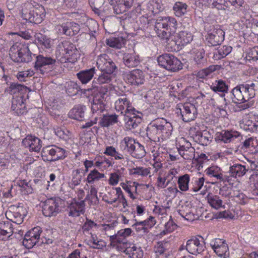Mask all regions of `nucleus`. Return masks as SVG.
Instances as JSON below:
<instances>
[{
	"label": "nucleus",
	"mask_w": 258,
	"mask_h": 258,
	"mask_svg": "<svg viewBox=\"0 0 258 258\" xmlns=\"http://www.w3.org/2000/svg\"><path fill=\"white\" fill-rule=\"evenodd\" d=\"M172 128V124L165 119L157 120L148 125L146 135L151 142H161L169 138Z\"/></svg>",
	"instance_id": "f257e3e1"
},
{
	"label": "nucleus",
	"mask_w": 258,
	"mask_h": 258,
	"mask_svg": "<svg viewBox=\"0 0 258 258\" xmlns=\"http://www.w3.org/2000/svg\"><path fill=\"white\" fill-rule=\"evenodd\" d=\"M255 84H241L234 88L232 91V101L235 103H244L255 96Z\"/></svg>",
	"instance_id": "f03ea898"
},
{
	"label": "nucleus",
	"mask_w": 258,
	"mask_h": 258,
	"mask_svg": "<svg viewBox=\"0 0 258 258\" xmlns=\"http://www.w3.org/2000/svg\"><path fill=\"white\" fill-rule=\"evenodd\" d=\"M9 55L11 59L16 62H29L32 59V53L28 47L19 42L11 47Z\"/></svg>",
	"instance_id": "7ed1b4c3"
},
{
	"label": "nucleus",
	"mask_w": 258,
	"mask_h": 258,
	"mask_svg": "<svg viewBox=\"0 0 258 258\" xmlns=\"http://www.w3.org/2000/svg\"><path fill=\"white\" fill-rule=\"evenodd\" d=\"M24 8L22 10V17L24 20L29 23H33L35 24L40 23L43 16L44 12V7L42 6H39V13L35 12V9L32 4L29 2L28 1L25 2Z\"/></svg>",
	"instance_id": "20e7f679"
},
{
	"label": "nucleus",
	"mask_w": 258,
	"mask_h": 258,
	"mask_svg": "<svg viewBox=\"0 0 258 258\" xmlns=\"http://www.w3.org/2000/svg\"><path fill=\"white\" fill-rule=\"evenodd\" d=\"M158 64L166 70L176 72L182 69L183 64L176 56L170 53H164L157 58Z\"/></svg>",
	"instance_id": "39448f33"
},
{
	"label": "nucleus",
	"mask_w": 258,
	"mask_h": 258,
	"mask_svg": "<svg viewBox=\"0 0 258 258\" xmlns=\"http://www.w3.org/2000/svg\"><path fill=\"white\" fill-rule=\"evenodd\" d=\"M66 151L55 145L49 146L43 148L41 154L43 159L48 161H55L64 159Z\"/></svg>",
	"instance_id": "423d86ee"
},
{
	"label": "nucleus",
	"mask_w": 258,
	"mask_h": 258,
	"mask_svg": "<svg viewBox=\"0 0 258 258\" xmlns=\"http://www.w3.org/2000/svg\"><path fill=\"white\" fill-rule=\"evenodd\" d=\"M62 201L60 198H50L45 201L42 206V212L46 217L55 216L61 211Z\"/></svg>",
	"instance_id": "0eeeda50"
},
{
	"label": "nucleus",
	"mask_w": 258,
	"mask_h": 258,
	"mask_svg": "<svg viewBox=\"0 0 258 258\" xmlns=\"http://www.w3.org/2000/svg\"><path fill=\"white\" fill-rule=\"evenodd\" d=\"M61 47L64 52V56L61 57L60 61L61 63L75 62L77 60L78 50L76 46L71 42L64 41L61 43Z\"/></svg>",
	"instance_id": "6e6552de"
},
{
	"label": "nucleus",
	"mask_w": 258,
	"mask_h": 258,
	"mask_svg": "<svg viewBox=\"0 0 258 258\" xmlns=\"http://www.w3.org/2000/svg\"><path fill=\"white\" fill-rule=\"evenodd\" d=\"M213 29L205 36L207 44L209 46L220 45L224 40L225 32L218 26H213Z\"/></svg>",
	"instance_id": "1a4fd4ad"
},
{
	"label": "nucleus",
	"mask_w": 258,
	"mask_h": 258,
	"mask_svg": "<svg viewBox=\"0 0 258 258\" xmlns=\"http://www.w3.org/2000/svg\"><path fill=\"white\" fill-rule=\"evenodd\" d=\"M97 66L101 72L112 75L117 69L114 62L106 54L99 55L96 61Z\"/></svg>",
	"instance_id": "9d476101"
},
{
	"label": "nucleus",
	"mask_w": 258,
	"mask_h": 258,
	"mask_svg": "<svg viewBox=\"0 0 258 258\" xmlns=\"http://www.w3.org/2000/svg\"><path fill=\"white\" fill-rule=\"evenodd\" d=\"M176 113L177 114L180 113L184 122H188L196 118L197 109L193 104L190 103L180 104L176 107Z\"/></svg>",
	"instance_id": "9b49d317"
},
{
	"label": "nucleus",
	"mask_w": 258,
	"mask_h": 258,
	"mask_svg": "<svg viewBox=\"0 0 258 258\" xmlns=\"http://www.w3.org/2000/svg\"><path fill=\"white\" fill-rule=\"evenodd\" d=\"M34 68L38 73L43 75L47 72L45 67H48L49 69H52L56 63V60L51 57H45L42 55H38L36 56Z\"/></svg>",
	"instance_id": "f8f14e48"
},
{
	"label": "nucleus",
	"mask_w": 258,
	"mask_h": 258,
	"mask_svg": "<svg viewBox=\"0 0 258 258\" xmlns=\"http://www.w3.org/2000/svg\"><path fill=\"white\" fill-rule=\"evenodd\" d=\"M57 32L59 34H63L68 36H73L77 34L80 30V25L73 21L63 23L56 26Z\"/></svg>",
	"instance_id": "ddd939ff"
},
{
	"label": "nucleus",
	"mask_w": 258,
	"mask_h": 258,
	"mask_svg": "<svg viewBox=\"0 0 258 258\" xmlns=\"http://www.w3.org/2000/svg\"><path fill=\"white\" fill-rule=\"evenodd\" d=\"M27 211L23 207L13 208L12 210L7 211L6 216L8 219L17 224H20L26 216Z\"/></svg>",
	"instance_id": "4468645a"
},
{
	"label": "nucleus",
	"mask_w": 258,
	"mask_h": 258,
	"mask_svg": "<svg viewBox=\"0 0 258 258\" xmlns=\"http://www.w3.org/2000/svg\"><path fill=\"white\" fill-rule=\"evenodd\" d=\"M201 240L197 237H193L186 242V249L188 252L192 254H197L202 252L205 248V242L202 237Z\"/></svg>",
	"instance_id": "2eb2a0df"
},
{
	"label": "nucleus",
	"mask_w": 258,
	"mask_h": 258,
	"mask_svg": "<svg viewBox=\"0 0 258 258\" xmlns=\"http://www.w3.org/2000/svg\"><path fill=\"white\" fill-rule=\"evenodd\" d=\"M124 79L132 85L143 84L145 80L144 73L140 70H134L126 73L124 75Z\"/></svg>",
	"instance_id": "dca6fc26"
},
{
	"label": "nucleus",
	"mask_w": 258,
	"mask_h": 258,
	"mask_svg": "<svg viewBox=\"0 0 258 258\" xmlns=\"http://www.w3.org/2000/svg\"><path fill=\"white\" fill-rule=\"evenodd\" d=\"M136 112L139 113L135 110V111H132V113L124 114L125 126L127 130H131L136 128L141 123L142 118L137 115Z\"/></svg>",
	"instance_id": "f3484780"
},
{
	"label": "nucleus",
	"mask_w": 258,
	"mask_h": 258,
	"mask_svg": "<svg viewBox=\"0 0 258 258\" xmlns=\"http://www.w3.org/2000/svg\"><path fill=\"white\" fill-rule=\"evenodd\" d=\"M115 107L117 111H121V114H127L135 111V109L131 106L130 100L125 95H122L115 103Z\"/></svg>",
	"instance_id": "a211bd4d"
},
{
	"label": "nucleus",
	"mask_w": 258,
	"mask_h": 258,
	"mask_svg": "<svg viewBox=\"0 0 258 258\" xmlns=\"http://www.w3.org/2000/svg\"><path fill=\"white\" fill-rule=\"evenodd\" d=\"M167 17H159L156 20L155 29L159 37L162 39L167 38V34L170 33L168 31Z\"/></svg>",
	"instance_id": "6ab92c4d"
},
{
	"label": "nucleus",
	"mask_w": 258,
	"mask_h": 258,
	"mask_svg": "<svg viewBox=\"0 0 258 258\" xmlns=\"http://www.w3.org/2000/svg\"><path fill=\"white\" fill-rule=\"evenodd\" d=\"M111 6L113 7V10L115 14H120L126 12L133 6L134 0H111Z\"/></svg>",
	"instance_id": "aec40b11"
},
{
	"label": "nucleus",
	"mask_w": 258,
	"mask_h": 258,
	"mask_svg": "<svg viewBox=\"0 0 258 258\" xmlns=\"http://www.w3.org/2000/svg\"><path fill=\"white\" fill-rule=\"evenodd\" d=\"M240 134L235 131H222L220 133L216 134L215 140L217 141H220L224 143H228L234 140L240 136Z\"/></svg>",
	"instance_id": "412c9836"
},
{
	"label": "nucleus",
	"mask_w": 258,
	"mask_h": 258,
	"mask_svg": "<svg viewBox=\"0 0 258 258\" xmlns=\"http://www.w3.org/2000/svg\"><path fill=\"white\" fill-rule=\"evenodd\" d=\"M85 200L72 203L67 209L69 216L76 217L79 216L81 214H83L85 212Z\"/></svg>",
	"instance_id": "4be33fe9"
},
{
	"label": "nucleus",
	"mask_w": 258,
	"mask_h": 258,
	"mask_svg": "<svg viewBox=\"0 0 258 258\" xmlns=\"http://www.w3.org/2000/svg\"><path fill=\"white\" fill-rule=\"evenodd\" d=\"M118 250L124 252L132 258H142L143 251L140 247H137L135 244H131L128 246L121 247L118 246Z\"/></svg>",
	"instance_id": "5701e85b"
},
{
	"label": "nucleus",
	"mask_w": 258,
	"mask_h": 258,
	"mask_svg": "<svg viewBox=\"0 0 258 258\" xmlns=\"http://www.w3.org/2000/svg\"><path fill=\"white\" fill-rule=\"evenodd\" d=\"M22 144L26 147H29V150L38 152L42 147V141L38 138L32 136H27L22 141Z\"/></svg>",
	"instance_id": "b1692460"
},
{
	"label": "nucleus",
	"mask_w": 258,
	"mask_h": 258,
	"mask_svg": "<svg viewBox=\"0 0 258 258\" xmlns=\"http://www.w3.org/2000/svg\"><path fill=\"white\" fill-rule=\"evenodd\" d=\"M86 107L81 104H77L69 112V117L79 121H82L84 119L85 112Z\"/></svg>",
	"instance_id": "393cba45"
},
{
	"label": "nucleus",
	"mask_w": 258,
	"mask_h": 258,
	"mask_svg": "<svg viewBox=\"0 0 258 258\" xmlns=\"http://www.w3.org/2000/svg\"><path fill=\"white\" fill-rule=\"evenodd\" d=\"M194 64L199 68H202L207 63V59L205 57V51L203 48L195 49L194 51Z\"/></svg>",
	"instance_id": "a878e982"
},
{
	"label": "nucleus",
	"mask_w": 258,
	"mask_h": 258,
	"mask_svg": "<svg viewBox=\"0 0 258 258\" xmlns=\"http://www.w3.org/2000/svg\"><path fill=\"white\" fill-rule=\"evenodd\" d=\"M96 71L95 67H93L89 69L81 71L77 74V76L82 84H86L93 79Z\"/></svg>",
	"instance_id": "bb28decb"
},
{
	"label": "nucleus",
	"mask_w": 258,
	"mask_h": 258,
	"mask_svg": "<svg viewBox=\"0 0 258 258\" xmlns=\"http://www.w3.org/2000/svg\"><path fill=\"white\" fill-rule=\"evenodd\" d=\"M25 104L22 97H13L12 101V109L19 115L26 112Z\"/></svg>",
	"instance_id": "cd10ccee"
},
{
	"label": "nucleus",
	"mask_w": 258,
	"mask_h": 258,
	"mask_svg": "<svg viewBox=\"0 0 258 258\" xmlns=\"http://www.w3.org/2000/svg\"><path fill=\"white\" fill-rule=\"evenodd\" d=\"M124 65L128 68H134L140 63V59L135 53H125L122 58Z\"/></svg>",
	"instance_id": "c85d7f7f"
},
{
	"label": "nucleus",
	"mask_w": 258,
	"mask_h": 258,
	"mask_svg": "<svg viewBox=\"0 0 258 258\" xmlns=\"http://www.w3.org/2000/svg\"><path fill=\"white\" fill-rule=\"evenodd\" d=\"M212 137L210 133L207 131L197 132L194 137L195 141L203 146H207L210 144Z\"/></svg>",
	"instance_id": "c756f323"
},
{
	"label": "nucleus",
	"mask_w": 258,
	"mask_h": 258,
	"mask_svg": "<svg viewBox=\"0 0 258 258\" xmlns=\"http://www.w3.org/2000/svg\"><path fill=\"white\" fill-rule=\"evenodd\" d=\"M108 91L107 86H102V85H92V87L87 90H84V93L86 91L91 92L93 96H98V98L103 100Z\"/></svg>",
	"instance_id": "7c9ffc66"
},
{
	"label": "nucleus",
	"mask_w": 258,
	"mask_h": 258,
	"mask_svg": "<svg viewBox=\"0 0 258 258\" xmlns=\"http://www.w3.org/2000/svg\"><path fill=\"white\" fill-rule=\"evenodd\" d=\"M249 168H246L245 165L239 164H234L231 166L229 172L233 177H241L243 176L248 171Z\"/></svg>",
	"instance_id": "2f4dec72"
},
{
	"label": "nucleus",
	"mask_w": 258,
	"mask_h": 258,
	"mask_svg": "<svg viewBox=\"0 0 258 258\" xmlns=\"http://www.w3.org/2000/svg\"><path fill=\"white\" fill-rule=\"evenodd\" d=\"M163 40H166L167 47L171 51H178L181 48L182 46L176 36L167 34V38Z\"/></svg>",
	"instance_id": "473e14b6"
},
{
	"label": "nucleus",
	"mask_w": 258,
	"mask_h": 258,
	"mask_svg": "<svg viewBox=\"0 0 258 258\" xmlns=\"http://www.w3.org/2000/svg\"><path fill=\"white\" fill-rule=\"evenodd\" d=\"M113 79V75L101 72V73L94 78L92 85H102L103 84H109Z\"/></svg>",
	"instance_id": "72a5a7b5"
},
{
	"label": "nucleus",
	"mask_w": 258,
	"mask_h": 258,
	"mask_svg": "<svg viewBox=\"0 0 258 258\" xmlns=\"http://www.w3.org/2000/svg\"><path fill=\"white\" fill-rule=\"evenodd\" d=\"M170 248V244L166 240L159 241L154 246V251L157 255H167V252Z\"/></svg>",
	"instance_id": "f704fd0d"
},
{
	"label": "nucleus",
	"mask_w": 258,
	"mask_h": 258,
	"mask_svg": "<svg viewBox=\"0 0 258 258\" xmlns=\"http://www.w3.org/2000/svg\"><path fill=\"white\" fill-rule=\"evenodd\" d=\"M137 142L134 138L126 137L120 142V147L122 151L129 153L133 148L134 149Z\"/></svg>",
	"instance_id": "c9c22d12"
},
{
	"label": "nucleus",
	"mask_w": 258,
	"mask_h": 258,
	"mask_svg": "<svg viewBox=\"0 0 258 258\" xmlns=\"http://www.w3.org/2000/svg\"><path fill=\"white\" fill-rule=\"evenodd\" d=\"M125 42V39L121 36L111 37L106 40V43L108 46L116 49L121 48Z\"/></svg>",
	"instance_id": "e433bc0d"
},
{
	"label": "nucleus",
	"mask_w": 258,
	"mask_h": 258,
	"mask_svg": "<svg viewBox=\"0 0 258 258\" xmlns=\"http://www.w3.org/2000/svg\"><path fill=\"white\" fill-rule=\"evenodd\" d=\"M91 103V110L93 113H101L105 109L103 100L98 98V96H93Z\"/></svg>",
	"instance_id": "4c0bfd02"
},
{
	"label": "nucleus",
	"mask_w": 258,
	"mask_h": 258,
	"mask_svg": "<svg viewBox=\"0 0 258 258\" xmlns=\"http://www.w3.org/2000/svg\"><path fill=\"white\" fill-rule=\"evenodd\" d=\"M210 88L215 92H222L221 97H224L225 96L224 93L228 91V86L226 84L225 81L219 80L216 81L215 83H213L210 86Z\"/></svg>",
	"instance_id": "58836bf2"
},
{
	"label": "nucleus",
	"mask_w": 258,
	"mask_h": 258,
	"mask_svg": "<svg viewBox=\"0 0 258 258\" xmlns=\"http://www.w3.org/2000/svg\"><path fill=\"white\" fill-rule=\"evenodd\" d=\"M176 38L181 45L184 46L192 40V35L191 33L186 31H182L176 34Z\"/></svg>",
	"instance_id": "ea45409f"
},
{
	"label": "nucleus",
	"mask_w": 258,
	"mask_h": 258,
	"mask_svg": "<svg viewBox=\"0 0 258 258\" xmlns=\"http://www.w3.org/2000/svg\"><path fill=\"white\" fill-rule=\"evenodd\" d=\"M206 199L210 205L215 209H218L223 207L222 200L218 196L209 194L207 196Z\"/></svg>",
	"instance_id": "a19ab883"
},
{
	"label": "nucleus",
	"mask_w": 258,
	"mask_h": 258,
	"mask_svg": "<svg viewBox=\"0 0 258 258\" xmlns=\"http://www.w3.org/2000/svg\"><path fill=\"white\" fill-rule=\"evenodd\" d=\"M128 154L134 158L141 159L146 155V151L144 147L137 142L134 149L133 148Z\"/></svg>",
	"instance_id": "79ce46f5"
},
{
	"label": "nucleus",
	"mask_w": 258,
	"mask_h": 258,
	"mask_svg": "<svg viewBox=\"0 0 258 258\" xmlns=\"http://www.w3.org/2000/svg\"><path fill=\"white\" fill-rule=\"evenodd\" d=\"M118 122V115L116 114L104 115L100 121V124L103 127H108Z\"/></svg>",
	"instance_id": "37998d69"
},
{
	"label": "nucleus",
	"mask_w": 258,
	"mask_h": 258,
	"mask_svg": "<svg viewBox=\"0 0 258 258\" xmlns=\"http://www.w3.org/2000/svg\"><path fill=\"white\" fill-rule=\"evenodd\" d=\"M232 48L230 46L224 45L220 48L217 51L214 52L213 55V58L215 60H220L222 58L225 57L228 54H229Z\"/></svg>",
	"instance_id": "c03bdc74"
},
{
	"label": "nucleus",
	"mask_w": 258,
	"mask_h": 258,
	"mask_svg": "<svg viewBox=\"0 0 258 258\" xmlns=\"http://www.w3.org/2000/svg\"><path fill=\"white\" fill-rule=\"evenodd\" d=\"M13 233L12 224L10 221L0 222V234L9 237Z\"/></svg>",
	"instance_id": "a18cd8bd"
},
{
	"label": "nucleus",
	"mask_w": 258,
	"mask_h": 258,
	"mask_svg": "<svg viewBox=\"0 0 258 258\" xmlns=\"http://www.w3.org/2000/svg\"><path fill=\"white\" fill-rule=\"evenodd\" d=\"M187 5L185 3L177 2L174 4L173 9L177 17H181L187 12Z\"/></svg>",
	"instance_id": "49530a36"
},
{
	"label": "nucleus",
	"mask_w": 258,
	"mask_h": 258,
	"mask_svg": "<svg viewBox=\"0 0 258 258\" xmlns=\"http://www.w3.org/2000/svg\"><path fill=\"white\" fill-rule=\"evenodd\" d=\"M35 38L39 44L45 48H50L51 47L52 41L47 36L41 33H36L35 35Z\"/></svg>",
	"instance_id": "de8ad7c7"
},
{
	"label": "nucleus",
	"mask_w": 258,
	"mask_h": 258,
	"mask_svg": "<svg viewBox=\"0 0 258 258\" xmlns=\"http://www.w3.org/2000/svg\"><path fill=\"white\" fill-rule=\"evenodd\" d=\"M105 176L103 173H101L96 169L91 170L88 175L87 181L88 183L93 184L95 182L104 178Z\"/></svg>",
	"instance_id": "09e8293b"
},
{
	"label": "nucleus",
	"mask_w": 258,
	"mask_h": 258,
	"mask_svg": "<svg viewBox=\"0 0 258 258\" xmlns=\"http://www.w3.org/2000/svg\"><path fill=\"white\" fill-rule=\"evenodd\" d=\"M66 88V93L70 96L77 95L81 90L80 86L76 82L71 81L67 83Z\"/></svg>",
	"instance_id": "8fccbe9b"
},
{
	"label": "nucleus",
	"mask_w": 258,
	"mask_h": 258,
	"mask_svg": "<svg viewBox=\"0 0 258 258\" xmlns=\"http://www.w3.org/2000/svg\"><path fill=\"white\" fill-rule=\"evenodd\" d=\"M110 240L112 244L117 245V249L118 245L121 246V247H124L130 245L127 242V240L124 237H117V235H113L110 236Z\"/></svg>",
	"instance_id": "3c124183"
},
{
	"label": "nucleus",
	"mask_w": 258,
	"mask_h": 258,
	"mask_svg": "<svg viewBox=\"0 0 258 258\" xmlns=\"http://www.w3.org/2000/svg\"><path fill=\"white\" fill-rule=\"evenodd\" d=\"M27 87L17 83H12L10 86L6 89V91L11 94H16L18 93L23 92L26 89Z\"/></svg>",
	"instance_id": "603ef678"
},
{
	"label": "nucleus",
	"mask_w": 258,
	"mask_h": 258,
	"mask_svg": "<svg viewBox=\"0 0 258 258\" xmlns=\"http://www.w3.org/2000/svg\"><path fill=\"white\" fill-rule=\"evenodd\" d=\"M257 145L258 140L256 137H250L242 142L240 146V149L245 150L251 147L255 148L258 146Z\"/></svg>",
	"instance_id": "864d4df0"
},
{
	"label": "nucleus",
	"mask_w": 258,
	"mask_h": 258,
	"mask_svg": "<svg viewBox=\"0 0 258 258\" xmlns=\"http://www.w3.org/2000/svg\"><path fill=\"white\" fill-rule=\"evenodd\" d=\"M189 182V176L187 174L180 176L178 178V184L179 189L183 191L188 189V183Z\"/></svg>",
	"instance_id": "5fc2aeb1"
},
{
	"label": "nucleus",
	"mask_w": 258,
	"mask_h": 258,
	"mask_svg": "<svg viewBox=\"0 0 258 258\" xmlns=\"http://www.w3.org/2000/svg\"><path fill=\"white\" fill-rule=\"evenodd\" d=\"M97 189L93 185L90 186V195H88L85 200H90V203L96 205L99 202V199L97 197Z\"/></svg>",
	"instance_id": "6e6d98bb"
},
{
	"label": "nucleus",
	"mask_w": 258,
	"mask_h": 258,
	"mask_svg": "<svg viewBox=\"0 0 258 258\" xmlns=\"http://www.w3.org/2000/svg\"><path fill=\"white\" fill-rule=\"evenodd\" d=\"M39 240V238H36V237L31 238L30 236L25 234L22 243L27 248L30 249L36 244Z\"/></svg>",
	"instance_id": "4d7b16f0"
},
{
	"label": "nucleus",
	"mask_w": 258,
	"mask_h": 258,
	"mask_svg": "<svg viewBox=\"0 0 258 258\" xmlns=\"http://www.w3.org/2000/svg\"><path fill=\"white\" fill-rule=\"evenodd\" d=\"M190 208L191 207L188 206V205L182 206L181 209L178 210V213L185 219L190 220L193 216Z\"/></svg>",
	"instance_id": "13d9d810"
},
{
	"label": "nucleus",
	"mask_w": 258,
	"mask_h": 258,
	"mask_svg": "<svg viewBox=\"0 0 258 258\" xmlns=\"http://www.w3.org/2000/svg\"><path fill=\"white\" fill-rule=\"evenodd\" d=\"M150 173V169L143 167H137L130 170L131 175H138L142 176L148 175Z\"/></svg>",
	"instance_id": "bf43d9fd"
},
{
	"label": "nucleus",
	"mask_w": 258,
	"mask_h": 258,
	"mask_svg": "<svg viewBox=\"0 0 258 258\" xmlns=\"http://www.w3.org/2000/svg\"><path fill=\"white\" fill-rule=\"evenodd\" d=\"M121 170H124V168H122L119 170L110 173L109 179V184L110 185H115L118 183L119 178L121 177Z\"/></svg>",
	"instance_id": "052dcab7"
},
{
	"label": "nucleus",
	"mask_w": 258,
	"mask_h": 258,
	"mask_svg": "<svg viewBox=\"0 0 258 258\" xmlns=\"http://www.w3.org/2000/svg\"><path fill=\"white\" fill-rule=\"evenodd\" d=\"M206 174L210 177H214L218 179L221 174L220 168L216 166H212L207 168L205 171Z\"/></svg>",
	"instance_id": "680f3d73"
},
{
	"label": "nucleus",
	"mask_w": 258,
	"mask_h": 258,
	"mask_svg": "<svg viewBox=\"0 0 258 258\" xmlns=\"http://www.w3.org/2000/svg\"><path fill=\"white\" fill-rule=\"evenodd\" d=\"M214 251L219 256L223 258L229 257V252L228 245H223V246L215 249Z\"/></svg>",
	"instance_id": "e2e57ef3"
},
{
	"label": "nucleus",
	"mask_w": 258,
	"mask_h": 258,
	"mask_svg": "<svg viewBox=\"0 0 258 258\" xmlns=\"http://www.w3.org/2000/svg\"><path fill=\"white\" fill-rule=\"evenodd\" d=\"M168 21V31L170 33L168 35H171V33H174L177 28V21L173 17H167Z\"/></svg>",
	"instance_id": "0e129e2a"
},
{
	"label": "nucleus",
	"mask_w": 258,
	"mask_h": 258,
	"mask_svg": "<svg viewBox=\"0 0 258 258\" xmlns=\"http://www.w3.org/2000/svg\"><path fill=\"white\" fill-rule=\"evenodd\" d=\"M73 176L72 178V184L77 186L80 184L82 176L81 175V169H77L73 172Z\"/></svg>",
	"instance_id": "69168bd1"
},
{
	"label": "nucleus",
	"mask_w": 258,
	"mask_h": 258,
	"mask_svg": "<svg viewBox=\"0 0 258 258\" xmlns=\"http://www.w3.org/2000/svg\"><path fill=\"white\" fill-rule=\"evenodd\" d=\"M34 72L32 70H27L18 73L17 75L18 79L20 81H25L26 78L34 75Z\"/></svg>",
	"instance_id": "338daca9"
},
{
	"label": "nucleus",
	"mask_w": 258,
	"mask_h": 258,
	"mask_svg": "<svg viewBox=\"0 0 258 258\" xmlns=\"http://www.w3.org/2000/svg\"><path fill=\"white\" fill-rule=\"evenodd\" d=\"M210 244L214 250L218 248H220L223 245H227L224 240L220 238H215L212 240Z\"/></svg>",
	"instance_id": "774afa93"
}]
</instances>
